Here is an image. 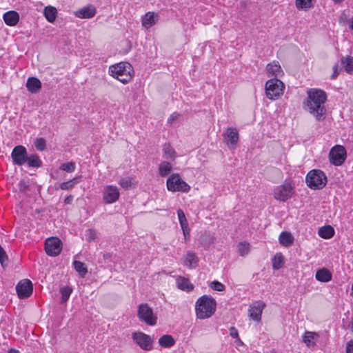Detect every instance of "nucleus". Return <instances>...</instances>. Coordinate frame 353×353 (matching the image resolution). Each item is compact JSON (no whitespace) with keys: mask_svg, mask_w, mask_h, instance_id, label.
Masks as SVG:
<instances>
[{"mask_svg":"<svg viewBox=\"0 0 353 353\" xmlns=\"http://www.w3.org/2000/svg\"><path fill=\"white\" fill-rule=\"evenodd\" d=\"M307 97L303 100V108L313 116L316 121H323L326 117V92L319 88L307 90Z\"/></svg>","mask_w":353,"mask_h":353,"instance_id":"1","label":"nucleus"},{"mask_svg":"<svg viewBox=\"0 0 353 353\" xmlns=\"http://www.w3.org/2000/svg\"><path fill=\"white\" fill-rule=\"evenodd\" d=\"M108 73L123 84L130 82L134 77V69L128 62H120L109 67Z\"/></svg>","mask_w":353,"mask_h":353,"instance_id":"2","label":"nucleus"},{"mask_svg":"<svg viewBox=\"0 0 353 353\" xmlns=\"http://www.w3.org/2000/svg\"><path fill=\"white\" fill-rule=\"evenodd\" d=\"M216 308V303L214 299L208 295H203L196 301V316L199 319H208L214 314Z\"/></svg>","mask_w":353,"mask_h":353,"instance_id":"3","label":"nucleus"},{"mask_svg":"<svg viewBox=\"0 0 353 353\" xmlns=\"http://www.w3.org/2000/svg\"><path fill=\"white\" fill-rule=\"evenodd\" d=\"M305 182L312 190H321L326 185L327 176L321 170H312L306 175Z\"/></svg>","mask_w":353,"mask_h":353,"instance_id":"4","label":"nucleus"},{"mask_svg":"<svg viewBox=\"0 0 353 353\" xmlns=\"http://www.w3.org/2000/svg\"><path fill=\"white\" fill-rule=\"evenodd\" d=\"M284 83L277 78L269 79L265 83V94L270 100H276L283 94Z\"/></svg>","mask_w":353,"mask_h":353,"instance_id":"5","label":"nucleus"},{"mask_svg":"<svg viewBox=\"0 0 353 353\" xmlns=\"http://www.w3.org/2000/svg\"><path fill=\"white\" fill-rule=\"evenodd\" d=\"M294 184L291 181H285L282 185L276 187L274 190V197L280 201H286L294 194Z\"/></svg>","mask_w":353,"mask_h":353,"instance_id":"6","label":"nucleus"},{"mask_svg":"<svg viewBox=\"0 0 353 353\" xmlns=\"http://www.w3.org/2000/svg\"><path fill=\"white\" fill-rule=\"evenodd\" d=\"M166 185L171 192H188L190 189V186L178 174H171L167 179Z\"/></svg>","mask_w":353,"mask_h":353,"instance_id":"7","label":"nucleus"},{"mask_svg":"<svg viewBox=\"0 0 353 353\" xmlns=\"http://www.w3.org/2000/svg\"><path fill=\"white\" fill-rule=\"evenodd\" d=\"M139 319L149 325L157 324V317L154 314L152 309L147 303H141L138 307Z\"/></svg>","mask_w":353,"mask_h":353,"instance_id":"8","label":"nucleus"},{"mask_svg":"<svg viewBox=\"0 0 353 353\" xmlns=\"http://www.w3.org/2000/svg\"><path fill=\"white\" fill-rule=\"evenodd\" d=\"M347 157V152L343 145H336L334 146L330 151L329 159L330 163L335 165H341L345 161Z\"/></svg>","mask_w":353,"mask_h":353,"instance_id":"9","label":"nucleus"},{"mask_svg":"<svg viewBox=\"0 0 353 353\" xmlns=\"http://www.w3.org/2000/svg\"><path fill=\"white\" fill-rule=\"evenodd\" d=\"M62 250V242L57 237L48 238L45 241V251L48 256H57Z\"/></svg>","mask_w":353,"mask_h":353,"instance_id":"10","label":"nucleus"},{"mask_svg":"<svg viewBox=\"0 0 353 353\" xmlns=\"http://www.w3.org/2000/svg\"><path fill=\"white\" fill-rule=\"evenodd\" d=\"M102 195L103 200L105 203L112 204L119 200L120 192L116 185H108L104 187Z\"/></svg>","mask_w":353,"mask_h":353,"instance_id":"11","label":"nucleus"},{"mask_svg":"<svg viewBox=\"0 0 353 353\" xmlns=\"http://www.w3.org/2000/svg\"><path fill=\"white\" fill-rule=\"evenodd\" d=\"M134 341L143 350L149 351L152 348V339L143 332H134L132 334Z\"/></svg>","mask_w":353,"mask_h":353,"instance_id":"12","label":"nucleus"},{"mask_svg":"<svg viewBox=\"0 0 353 353\" xmlns=\"http://www.w3.org/2000/svg\"><path fill=\"white\" fill-rule=\"evenodd\" d=\"M16 290L20 299H27L32 293V283L28 279L22 280L17 285Z\"/></svg>","mask_w":353,"mask_h":353,"instance_id":"13","label":"nucleus"},{"mask_svg":"<svg viewBox=\"0 0 353 353\" xmlns=\"http://www.w3.org/2000/svg\"><path fill=\"white\" fill-rule=\"evenodd\" d=\"M11 157L15 165H22L27 160V150L24 146L17 145L12 150Z\"/></svg>","mask_w":353,"mask_h":353,"instance_id":"14","label":"nucleus"},{"mask_svg":"<svg viewBox=\"0 0 353 353\" xmlns=\"http://www.w3.org/2000/svg\"><path fill=\"white\" fill-rule=\"evenodd\" d=\"M265 307V303L261 301L254 303L249 309L250 317L254 321L259 322L261 319L263 310Z\"/></svg>","mask_w":353,"mask_h":353,"instance_id":"15","label":"nucleus"},{"mask_svg":"<svg viewBox=\"0 0 353 353\" xmlns=\"http://www.w3.org/2000/svg\"><path fill=\"white\" fill-rule=\"evenodd\" d=\"M223 137L228 144L236 145L239 141V132L235 128H227Z\"/></svg>","mask_w":353,"mask_h":353,"instance_id":"16","label":"nucleus"},{"mask_svg":"<svg viewBox=\"0 0 353 353\" xmlns=\"http://www.w3.org/2000/svg\"><path fill=\"white\" fill-rule=\"evenodd\" d=\"M96 14V8L92 5L85 6L75 12V15L81 19H90Z\"/></svg>","mask_w":353,"mask_h":353,"instance_id":"17","label":"nucleus"},{"mask_svg":"<svg viewBox=\"0 0 353 353\" xmlns=\"http://www.w3.org/2000/svg\"><path fill=\"white\" fill-rule=\"evenodd\" d=\"M4 22L9 26H14L19 21V14L14 10L6 12L3 16Z\"/></svg>","mask_w":353,"mask_h":353,"instance_id":"18","label":"nucleus"},{"mask_svg":"<svg viewBox=\"0 0 353 353\" xmlns=\"http://www.w3.org/2000/svg\"><path fill=\"white\" fill-rule=\"evenodd\" d=\"M158 14L154 12H148L142 18V26L148 29L157 21Z\"/></svg>","mask_w":353,"mask_h":353,"instance_id":"19","label":"nucleus"},{"mask_svg":"<svg viewBox=\"0 0 353 353\" xmlns=\"http://www.w3.org/2000/svg\"><path fill=\"white\" fill-rule=\"evenodd\" d=\"M26 88L30 92L37 93L41 88V83L36 77H29L26 82Z\"/></svg>","mask_w":353,"mask_h":353,"instance_id":"20","label":"nucleus"},{"mask_svg":"<svg viewBox=\"0 0 353 353\" xmlns=\"http://www.w3.org/2000/svg\"><path fill=\"white\" fill-rule=\"evenodd\" d=\"M266 70L269 77L274 76L275 78L280 76L283 72L281 65L275 61L268 63L266 66Z\"/></svg>","mask_w":353,"mask_h":353,"instance_id":"21","label":"nucleus"},{"mask_svg":"<svg viewBox=\"0 0 353 353\" xmlns=\"http://www.w3.org/2000/svg\"><path fill=\"white\" fill-rule=\"evenodd\" d=\"M176 285L179 289L187 292H191L194 288L189 279L183 276L176 279Z\"/></svg>","mask_w":353,"mask_h":353,"instance_id":"22","label":"nucleus"},{"mask_svg":"<svg viewBox=\"0 0 353 353\" xmlns=\"http://www.w3.org/2000/svg\"><path fill=\"white\" fill-rule=\"evenodd\" d=\"M315 277L317 281L326 283L332 280V275L330 270L322 268L316 271Z\"/></svg>","mask_w":353,"mask_h":353,"instance_id":"23","label":"nucleus"},{"mask_svg":"<svg viewBox=\"0 0 353 353\" xmlns=\"http://www.w3.org/2000/svg\"><path fill=\"white\" fill-rule=\"evenodd\" d=\"M279 240L282 245L289 247L293 243L294 237L290 232H282L279 235Z\"/></svg>","mask_w":353,"mask_h":353,"instance_id":"24","label":"nucleus"},{"mask_svg":"<svg viewBox=\"0 0 353 353\" xmlns=\"http://www.w3.org/2000/svg\"><path fill=\"white\" fill-rule=\"evenodd\" d=\"M43 14L48 22L53 23L57 18V10L54 7L48 6L44 8Z\"/></svg>","mask_w":353,"mask_h":353,"instance_id":"25","label":"nucleus"},{"mask_svg":"<svg viewBox=\"0 0 353 353\" xmlns=\"http://www.w3.org/2000/svg\"><path fill=\"white\" fill-rule=\"evenodd\" d=\"M319 235L325 239L332 238L334 234V230L331 225H325L319 228Z\"/></svg>","mask_w":353,"mask_h":353,"instance_id":"26","label":"nucleus"},{"mask_svg":"<svg viewBox=\"0 0 353 353\" xmlns=\"http://www.w3.org/2000/svg\"><path fill=\"white\" fill-rule=\"evenodd\" d=\"M319 337V334L314 332L306 331L303 336V341L307 347L314 346L315 342L314 340Z\"/></svg>","mask_w":353,"mask_h":353,"instance_id":"27","label":"nucleus"},{"mask_svg":"<svg viewBox=\"0 0 353 353\" xmlns=\"http://www.w3.org/2000/svg\"><path fill=\"white\" fill-rule=\"evenodd\" d=\"M159 345L165 348H169L172 347L175 344V340L172 336L169 334H165L161 336L159 339Z\"/></svg>","mask_w":353,"mask_h":353,"instance_id":"28","label":"nucleus"},{"mask_svg":"<svg viewBox=\"0 0 353 353\" xmlns=\"http://www.w3.org/2000/svg\"><path fill=\"white\" fill-rule=\"evenodd\" d=\"M198 261V257L196 256L194 252L192 251L188 252L185 261V265L186 266L190 268H194L197 265Z\"/></svg>","mask_w":353,"mask_h":353,"instance_id":"29","label":"nucleus"},{"mask_svg":"<svg viewBox=\"0 0 353 353\" xmlns=\"http://www.w3.org/2000/svg\"><path fill=\"white\" fill-rule=\"evenodd\" d=\"M341 64L348 74H353V57L347 56L341 58Z\"/></svg>","mask_w":353,"mask_h":353,"instance_id":"30","label":"nucleus"},{"mask_svg":"<svg viewBox=\"0 0 353 353\" xmlns=\"http://www.w3.org/2000/svg\"><path fill=\"white\" fill-rule=\"evenodd\" d=\"M163 157L166 159L174 160L176 157V152L170 143H165L163 148Z\"/></svg>","mask_w":353,"mask_h":353,"instance_id":"31","label":"nucleus"},{"mask_svg":"<svg viewBox=\"0 0 353 353\" xmlns=\"http://www.w3.org/2000/svg\"><path fill=\"white\" fill-rule=\"evenodd\" d=\"M73 266L74 270L79 274V275L84 278L88 273V269L85 263L79 261H74L73 262Z\"/></svg>","mask_w":353,"mask_h":353,"instance_id":"32","label":"nucleus"},{"mask_svg":"<svg viewBox=\"0 0 353 353\" xmlns=\"http://www.w3.org/2000/svg\"><path fill=\"white\" fill-rule=\"evenodd\" d=\"M81 176L74 177V179L65 182H63L59 185V188L63 190H69L72 189L76 184L79 182Z\"/></svg>","mask_w":353,"mask_h":353,"instance_id":"33","label":"nucleus"},{"mask_svg":"<svg viewBox=\"0 0 353 353\" xmlns=\"http://www.w3.org/2000/svg\"><path fill=\"white\" fill-rule=\"evenodd\" d=\"M172 165L170 163L167 161H163L160 163L159 167V172L160 176L164 177L170 174L172 170Z\"/></svg>","mask_w":353,"mask_h":353,"instance_id":"34","label":"nucleus"},{"mask_svg":"<svg viewBox=\"0 0 353 353\" xmlns=\"http://www.w3.org/2000/svg\"><path fill=\"white\" fill-rule=\"evenodd\" d=\"M26 162L30 167L39 168L42 165V162L37 154H33L30 157L27 156Z\"/></svg>","mask_w":353,"mask_h":353,"instance_id":"35","label":"nucleus"},{"mask_svg":"<svg viewBox=\"0 0 353 353\" xmlns=\"http://www.w3.org/2000/svg\"><path fill=\"white\" fill-rule=\"evenodd\" d=\"M199 241L203 247L208 248L213 243V238L210 234L204 233L201 235Z\"/></svg>","mask_w":353,"mask_h":353,"instance_id":"36","label":"nucleus"},{"mask_svg":"<svg viewBox=\"0 0 353 353\" xmlns=\"http://www.w3.org/2000/svg\"><path fill=\"white\" fill-rule=\"evenodd\" d=\"M284 263L283 256L281 253H276L272 259V268L274 270H279Z\"/></svg>","mask_w":353,"mask_h":353,"instance_id":"37","label":"nucleus"},{"mask_svg":"<svg viewBox=\"0 0 353 353\" xmlns=\"http://www.w3.org/2000/svg\"><path fill=\"white\" fill-rule=\"evenodd\" d=\"M60 292L61 294V303L63 304L68 300L72 292V289L69 286H64L60 289Z\"/></svg>","mask_w":353,"mask_h":353,"instance_id":"38","label":"nucleus"},{"mask_svg":"<svg viewBox=\"0 0 353 353\" xmlns=\"http://www.w3.org/2000/svg\"><path fill=\"white\" fill-rule=\"evenodd\" d=\"M177 215H178L179 221V223H180L182 230H186L185 228H188V223L186 219L185 213L183 212V211L181 209H179L177 210Z\"/></svg>","mask_w":353,"mask_h":353,"instance_id":"39","label":"nucleus"},{"mask_svg":"<svg viewBox=\"0 0 353 353\" xmlns=\"http://www.w3.org/2000/svg\"><path fill=\"white\" fill-rule=\"evenodd\" d=\"M238 250L241 256H244L250 252V244L247 242H241L238 245Z\"/></svg>","mask_w":353,"mask_h":353,"instance_id":"40","label":"nucleus"},{"mask_svg":"<svg viewBox=\"0 0 353 353\" xmlns=\"http://www.w3.org/2000/svg\"><path fill=\"white\" fill-rule=\"evenodd\" d=\"M296 6L299 9H306L312 7V0H296Z\"/></svg>","mask_w":353,"mask_h":353,"instance_id":"41","label":"nucleus"},{"mask_svg":"<svg viewBox=\"0 0 353 353\" xmlns=\"http://www.w3.org/2000/svg\"><path fill=\"white\" fill-rule=\"evenodd\" d=\"M34 145L38 150L43 151L46 148V140L42 137L37 138L34 141Z\"/></svg>","mask_w":353,"mask_h":353,"instance_id":"42","label":"nucleus"},{"mask_svg":"<svg viewBox=\"0 0 353 353\" xmlns=\"http://www.w3.org/2000/svg\"><path fill=\"white\" fill-rule=\"evenodd\" d=\"M60 169L67 172H72L75 170V163L74 162L63 163L60 166Z\"/></svg>","mask_w":353,"mask_h":353,"instance_id":"43","label":"nucleus"},{"mask_svg":"<svg viewBox=\"0 0 353 353\" xmlns=\"http://www.w3.org/2000/svg\"><path fill=\"white\" fill-rule=\"evenodd\" d=\"M119 184L124 189H128L132 186V179L130 177L122 178L119 180Z\"/></svg>","mask_w":353,"mask_h":353,"instance_id":"44","label":"nucleus"},{"mask_svg":"<svg viewBox=\"0 0 353 353\" xmlns=\"http://www.w3.org/2000/svg\"><path fill=\"white\" fill-rule=\"evenodd\" d=\"M210 287L214 290L219 291V292L223 291L225 288L224 285H223L221 283L216 281H212L210 283Z\"/></svg>","mask_w":353,"mask_h":353,"instance_id":"45","label":"nucleus"},{"mask_svg":"<svg viewBox=\"0 0 353 353\" xmlns=\"http://www.w3.org/2000/svg\"><path fill=\"white\" fill-rule=\"evenodd\" d=\"M8 260V256H7L4 249L0 245V263L3 267H4L5 263L7 262Z\"/></svg>","mask_w":353,"mask_h":353,"instance_id":"46","label":"nucleus"},{"mask_svg":"<svg viewBox=\"0 0 353 353\" xmlns=\"http://www.w3.org/2000/svg\"><path fill=\"white\" fill-rule=\"evenodd\" d=\"M86 236L88 241H94L97 237L96 231L93 229H89L86 231Z\"/></svg>","mask_w":353,"mask_h":353,"instance_id":"47","label":"nucleus"},{"mask_svg":"<svg viewBox=\"0 0 353 353\" xmlns=\"http://www.w3.org/2000/svg\"><path fill=\"white\" fill-rule=\"evenodd\" d=\"M230 335L232 338L237 339L236 342L242 343V342L240 340V339H239V332H238V330H237V329L236 327H230Z\"/></svg>","mask_w":353,"mask_h":353,"instance_id":"48","label":"nucleus"},{"mask_svg":"<svg viewBox=\"0 0 353 353\" xmlns=\"http://www.w3.org/2000/svg\"><path fill=\"white\" fill-rule=\"evenodd\" d=\"M179 116L180 114L177 112L172 113L168 118V122L169 123H172L175 120H176L179 118Z\"/></svg>","mask_w":353,"mask_h":353,"instance_id":"49","label":"nucleus"},{"mask_svg":"<svg viewBox=\"0 0 353 353\" xmlns=\"http://www.w3.org/2000/svg\"><path fill=\"white\" fill-rule=\"evenodd\" d=\"M338 68H339L338 64H335L333 66V68H332L333 69V74L331 76V79H335L337 77V76L339 75Z\"/></svg>","mask_w":353,"mask_h":353,"instance_id":"50","label":"nucleus"},{"mask_svg":"<svg viewBox=\"0 0 353 353\" xmlns=\"http://www.w3.org/2000/svg\"><path fill=\"white\" fill-rule=\"evenodd\" d=\"M346 353H353V341H349L346 345Z\"/></svg>","mask_w":353,"mask_h":353,"instance_id":"51","label":"nucleus"},{"mask_svg":"<svg viewBox=\"0 0 353 353\" xmlns=\"http://www.w3.org/2000/svg\"><path fill=\"white\" fill-rule=\"evenodd\" d=\"M19 187L21 191H26V190L28 188L26 183L23 181H20L19 183Z\"/></svg>","mask_w":353,"mask_h":353,"instance_id":"52","label":"nucleus"},{"mask_svg":"<svg viewBox=\"0 0 353 353\" xmlns=\"http://www.w3.org/2000/svg\"><path fill=\"white\" fill-rule=\"evenodd\" d=\"M72 201L73 196L72 195H69L64 199V203L65 205L71 204Z\"/></svg>","mask_w":353,"mask_h":353,"instance_id":"53","label":"nucleus"},{"mask_svg":"<svg viewBox=\"0 0 353 353\" xmlns=\"http://www.w3.org/2000/svg\"><path fill=\"white\" fill-rule=\"evenodd\" d=\"M185 229L186 230H183V235H184L185 238H187V237H189V236H190V229L188 227L186 228Z\"/></svg>","mask_w":353,"mask_h":353,"instance_id":"54","label":"nucleus"},{"mask_svg":"<svg viewBox=\"0 0 353 353\" xmlns=\"http://www.w3.org/2000/svg\"><path fill=\"white\" fill-rule=\"evenodd\" d=\"M8 353H20L17 350L11 348L8 350Z\"/></svg>","mask_w":353,"mask_h":353,"instance_id":"55","label":"nucleus"},{"mask_svg":"<svg viewBox=\"0 0 353 353\" xmlns=\"http://www.w3.org/2000/svg\"><path fill=\"white\" fill-rule=\"evenodd\" d=\"M350 328L351 331L353 332V316H352L351 321L350 323Z\"/></svg>","mask_w":353,"mask_h":353,"instance_id":"56","label":"nucleus"},{"mask_svg":"<svg viewBox=\"0 0 353 353\" xmlns=\"http://www.w3.org/2000/svg\"><path fill=\"white\" fill-rule=\"evenodd\" d=\"M335 3H342L344 0H332Z\"/></svg>","mask_w":353,"mask_h":353,"instance_id":"57","label":"nucleus"},{"mask_svg":"<svg viewBox=\"0 0 353 353\" xmlns=\"http://www.w3.org/2000/svg\"><path fill=\"white\" fill-rule=\"evenodd\" d=\"M350 28L353 30V17H352V21H351V24H350Z\"/></svg>","mask_w":353,"mask_h":353,"instance_id":"58","label":"nucleus"}]
</instances>
